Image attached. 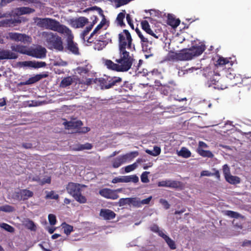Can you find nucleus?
Returning a JSON list of instances; mask_svg holds the SVG:
<instances>
[{
    "label": "nucleus",
    "instance_id": "nucleus-12",
    "mask_svg": "<svg viewBox=\"0 0 251 251\" xmlns=\"http://www.w3.org/2000/svg\"><path fill=\"white\" fill-rule=\"evenodd\" d=\"M47 50L41 46L28 49L27 55L37 58H43L46 57Z\"/></svg>",
    "mask_w": 251,
    "mask_h": 251
},
{
    "label": "nucleus",
    "instance_id": "nucleus-20",
    "mask_svg": "<svg viewBox=\"0 0 251 251\" xmlns=\"http://www.w3.org/2000/svg\"><path fill=\"white\" fill-rule=\"evenodd\" d=\"M100 215L106 220L113 219L116 217V214L113 211L108 209H101Z\"/></svg>",
    "mask_w": 251,
    "mask_h": 251
},
{
    "label": "nucleus",
    "instance_id": "nucleus-48",
    "mask_svg": "<svg viewBox=\"0 0 251 251\" xmlns=\"http://www.w3.org/2000/svg\"><path fill=\"white\" fill-rule=\"evenodd\" d=\"M223 172L225 178L230 175V170L229 166L227 164H225L223 166Z\"/></svg>",
    "mask_w": 251,
    "mask_h": 251
},
{
    "label": "nucleus",
    "instance_id": "nucleus-28",
    "mask_svg": "<svg viewBox=\"0 0 251 251\" xmlns=\"http://www.w3.org/2000/svg\"><path fill=\"white\" fill-rule=\"evenodd\" d=\"M107 44V41L106 40L100 41L97 39L96 42L94 43V48L95 50H101L104 49Z\"/></svg>",
    "mask_w": 251,
    "mask_h": 251
},
{
    "label": "nucleus",
    "instance_id": "nucleus-39",
    "mask_svg": "<svg viewBox=\"0 0 251 251\" xmlns=\"http://www.w3.org/2000/svg\"><path fill=\"white\" fill-rule=\"evenodd\" d=\"M130 198H121L118 202L119 206L128 205L130 206Z\"/></svg>",
    "mask_w": 251,
    "mask_h": 251
},
{
    "label": "nucleus",
    "instance_id": "nucleus-50",
    "mask_svg": "<svg viewBox=\"0 0 251 251\" xmlns=\"http://www.w3.org/2000/svg\"><path fill=\"white\" fill-rule=\"evenodd\" d=\"M48 219L50 225L53 226L56 224V216L54 214H50L48 215Z\"/></svg>",
    "mask_w": 251,
    "mask_h": 251
},
{
    "label": "nucleus",
    "instance_id": "nucleus-30",
    "mask_svg": "<svg viewBox=\"0 0 251 251\" xmlns=\"http://www.w3.org/2000/svg\"><path fill=\"white\" fill-rule=\"evenodd\" d=\"M226 180L231 184H237L240 182V178L238 176H233L231 174L225 178Z\"/></svg>",
    "mask_w": 251,
    "mask_h": 251
},
{
    "label": "nucleus",
    "instance_id": "nucleus-27",
    "mask_svg": "<svg viewBox=\"0 0 251 251\" xmlns=\"http://www.w3.org/2000/svg\"><path fill=\"white\" fill-rule=\"evenodd\" d=\"M126 10H124L120 13H119L116 18V22L117 24L121 27H125L126 26L124 22V19L125 18Z\"/></svg>",
    "mask_w": 251,
    "mask_h": 251
},
{
    "label": "nucleus",
    "instance_id": "nucleus-29",
    "mask_svg": "<svg viewBox=\"0 0 251 251\" xmlns=\"http://www.w3.org/2000/svg\"><path fill=\"white\" fill-rule=\"evenodd\" d=\"M197 151L199 154L204 157L212 158L214 156V155L211 151H210L204 150L201 148H198Z\"/></svg>",
    "mask_w": 251,
    "mask_h": 251
},
{
    "label": "nucleus",
    "instance_id": "nucleus-45",
    "mask_svg": "<svg viewBox=\"0 0 251 251\" xmlns=\"http://www.w3.org/2000/svg\"><path fill=\"white\" fill-rule=\"evenodd\" d=\"M150 174L149 172H144L141 176V181L143 183H148L150 181L148 175Z\"/></svg>",
    "mask_w": 251,
    "mask_h": 251
},
{
    "label": "nucleus",
    "instance_id": "nucleus-25",
    "mask_svg": "<svg viewBox=\"0 0 251 251\" xmlns=\"http://www.w3.org/2000/svg\"><path fill=\"white\" fill-rule=\"evenodd\" d=\"M180 22V21L179 19H176L172 15L168 14L167 22L168 25L173 28H176L179 25Z\"/></svg>",
    "mask_w": 251,
    "mask_h": 251
},
{
    "label": "nucleus",
    "instance_id": "nucleus-62",
    "mask_svg": "<svg viewBox=\"0 0 251 251\" xmlns=\"http://www.w3.org/2000/svg\"><path fill=\"white\" fill-rule=\"evenodd\" d=\"M251 245V240H245L242 243V246L247 247Z\"/></svg>",
    "mask_w": 251,
    "mask_h": 251
},
{
    "label": "nucleus",
    "instance_id": "nucleus-9",
    "mask_svg": "<svg viewBox=\"0 0 251 251\" xmlns=\"http://www.w3.org/2000/svg\"><path fill=\"white\" fill-rule=\"evenodd\" d=\"M64 33L66 34L68 36L67 38V46L66 49L69 51L71 52L72 53L78 55L79 54V49L77 46V44L74 42L73 41L74 36L72 34V31L70 30V32H64Z\"/></svg>",
    "mask_w": 251,
    "mask_h": 251
},
{
    "label": "nucleus",
    "instance_id": "nucleus-38",
    "mask_svg": "<svg viewBox=\"0 0 251 251\" xmlns=\"http://www.w3.org/2000/svg\"><path fill=\"white\" fill-rule=\"evenodd\" d=\"M182 187V183L176 180H170L169 188L177 189Z\"/></svg>",
    "mask_w": 251,
    "mask_h": 251
},
{
    "label": "nucleus",
    "instance_id": "nucleus-33",
    "mask_svg": "<svg viewBox=\"0 0 251 251\" xmlns=\"http://www.w3.org/2000/svg\"><path fill=\"white\" fill-rule=\"evenodd\" d=\"M178 155L183 158H187L191 156V152L186 148L182 147L178 152Z\"/></svg>",
    "mask_w": 251,
    "mask_h": 251
},
{
    "label": "nucleus",
    "instance_id": "nucleus-63",
    "mask_svg": "<svg viewBox=\"0 0 251 251\" xmlns=\"http://www.w3.org/2000/svg\"><path fill=\"white\" fill-rule=\"evenodd\" d=\"M51 182V178L50 177H48L47 178L44 179L41 183H40L41 185H44L46 183L50 184Z\"/></svg>",
    "mask_w": 251,
    "mask_h": 251
},
{
    "label": "nucleus",
    "instance_id": "nucleus-8",
    "mask_svg": "<svg viewBox=\"0 0 251 251\" xmlns=\"http://www.w3.org/2000/svg\"><path fill=\"white\" fill-rule=\"evenodd\" d=\"M33 192L27 189H19L14 192L12 198L18 201H25L33 196Z\"/></svg>",
    "mask_w": 251,
    "mask_h": 251
},
{
    "label": "nucleus",
    "instance_id": "nucleus-56",
    "mask_svg": "<svg viewBox=\"0 0 251 251\" xmlns=\"http://www.w3.org/2000/svg\"><path fill=\"white\" fill-rule=\"evenodd\" d=\"M153 156H156L160 154L161 152V149L160 147L158 146H154L153 147Z\"/></svg>",
    "mask_w": 251,
    "mask_h": 251
},
{
    "label": "nucleus",
    "instance_id": "nucleus-36",
    "mask_svg": "<svg viewBox=\"0 0 251 251\" xmlns=\"http://www.w3.org/2000/svg\"><path fill=\"white\" fill-rule=\"evenodd\" d=\"M73 83V79L70 77H66L63 78L61 82V86L63 87H66L70 86Z\"/></svg>",
    "mask_w": 251,
    "mask_h": 251
},
{
    "label": "nucleus",
    "instance_id": "nucleus-53",
    "mask_svg": "<svg viewBox=\"0 0 251 251\" xmlns=\"http://www.w3.org/2000/svg\"><path fill=\"white\" fill-rule=\"evenodd\" d=\"M170 180H162L158 182L157 185L159 187H169Z\"/></svg>",
    "mask_w": 251,
    "mask_h": 251
},
{
    "label": "nucleus",
    "instance_id": "nucleus-10",
    "mask_svg": "<svg viewBox=\"0 0 251 251\" xmlns=\"http://www.w3.org/2000/svg\"><path fill=\"white\" fill-rule=\"evenodd\" d=\"M142 28L146 31V32L149 35L154 37L156 39H162V36L164 34L162 30H155L154 31H153L151 28L149 22L146 21H142L141 23Z\"/></svg>",
    "mask_w": 251,
    "mask_h": 251
},
{
    "label": "nucleus",
    "instance_id": "nucleus-14",
    "mask_svg": "<svg viewBox=\"0 0 251 251\" xmlns=\"http://www.w3.org/2000/svg\"><path fill=\"white\" fill-rule=\"evenodd\" d=\"M9 38L11 40L15 41H21L24 43L30 42V38L22 33L16 32H10L8 34Z\"/></svg>",
    "mask_w": 251,
    "mask_h": 251
},
{
    "label": "nucleus",
    "instance_id": "nucleus-23",
    "mask_svg": "<svg viewBox=\"0 0 251 251\" xmlns=\"http://www.w3.org/2000/svg\"><path fill=\"white\" fill-rule=\"evenodd\" d=\"M48 76V74H37L35 75L34 76H32L31 77H30L28 80H27L25 82V84L28 85V84H32L34 83H36V82L39 81L42 78H46Z\"/></svg>",
    "mask_w": 251,
    "mask_h": 251
},
{
    "label": "nucleus",
    "instance_id": "nucleus-60",
    "mask_svg": "<svg viewBox=\"0 0 251 251\" xmlns=\"http://www.w3.org/2000/svg\"><path fill=\"white\" fill-rule=\"evenodd\" d=\"M213 170L214 171V173H212L213 176H215L218 180H220L221 176L219 171L215 168H214Z\"/></svg>",
    "mask_w": 251,
    "mask_h": 251
},
{
    "label": "nucleus",
    "instance_id": "nucleus-5",
    "mask_svg": "<svg viewBox=\"0 0 251 251\" xmlns=\"http://www.w3.org/2000/svg\"><path fill=\"white\" fill-rule=\"evenodd\" d=\"M42 36L47 43L49 48L54 49L59 51L63 50V42L61 38L51 32L44 31Z\"/></svg>",
    "mask_w": 251,
    "mask_h": 251
},
{
    "label": "nucleus",
    "instance_id": "nucleus-43",
    "mask_svg": "<svg viewBox=\"0 0 251 251\" xmlns=\"http://www.w3.org/2000/svg\"><path fill=\"white\" fill-rule=\"evenodd\" d=\"M0 226L9 232L12 233L14 231V228L7 224L2 223L0 224Z\"/></svg>",
    "mask_w": 251,
    "mask_h": 251
},
{
    "label": "nucleus",
    "instance_id": "nucleus-16",
    "mask_svg": "<svg viewBox=\"0 0 251 251\" xmlns=\"http://www.w3.org/2000/svg\"><path fill=\"white\" fill-rule=\"evenodd\" d=\"M113 190L110 188H104L99 191V194L103 198L107 199L116 200V195Z\"/></svg>",
    "mask_w": 251,
    "mask_h": 251
},
{
    "label": "nucleus",
    "instance_id": "nucleus-40",
    "mask_svg": "<svg viewBox=\"0 0 251 251\" xmlns=\"http://www.w3.org/2000/svg\"><path fill=\"white\" fill-rule=\"evenodd\" d=\"M14 210V207L10 205L5 204L4 205L0 206V212L3 211L5 212H12Z\"/></svg>",
    "mask_w": 251,
    "mask_h": 251
},
{
    "label": "nucleus",
    "instance_id": "nucleus-46",
    "mask_svg": "<svg viewBox=\"0 0 251 251\" xmlns=\"http://www.w3.org/2000/svg\"><path fill=\"white\" fill-rule=\"evenodd\" d=\"M33 11V10L29 7H22L19 8V11L21 14L30 13Z\"/></svg>",
    "mask_w": 251,
    "mask_h": 251
},
{
    "label": "nucleus",
    "instance_id": "nucleus-21",
    "mask_svg": "<svg viewBox=\"0 0 251 251\" xmlns=\"http://www.w3.org/2000/svg\"><path fill=\"white\" fill-rule=\"evenodd\" d=\"M230 58H224L222 56H219L216 61V66L218 67L227 65L228 68L229 69L230 67L233 64L232 62L230 60Z\"/></svg>",
    "mask_w": 251,
    "mask_h": 251
},
{
    "label": "nucleus",
    "instance_id": "nucleus-4",
    "mask_svg": "<svg viewBox=\"0 0 251 251\" xmlns=\"http://www.w3.org/2000/svg\"><path fill=\"white\" fill-rule=\"evenodd\" d=\"M205 50L204 45L193 46L190 48H186L176 53V58L180 61L191 60L194 57L198 56L201 54Z\"/></svg>",
    "mask_w": 251,
    "mask_h": 251
},
{
    "label": "nucleus",
    "instance_id": "nucleus-11",
    "mask_svg": "<svg viewBox=\"0 0 251 251\" xmlns=\"http://www.w3.org/2000/svg\"><path fill=\"white\" fill-rule=\"evenodd\" d=\"M122 81V78L120 77H114L112 78H110L109 80L105 79L103 78H100L99 79V82L101 86V89H107L111 88L117 83L121 82Z\"/></svg>",
    "mask_w": 251,
    "mask_h": 251
},
{
    "label": "nucleus",
    "instance_id": "nucleus-34",
    "mask_svg": "<svg viewBox=\"0 0 251 251\" xmlns=\"http://www.w3.org/2000/svg\"><path fill=\"white\" fill-rule=\"evenodd\" d=\"M62 226L64 229V232L67 235H70L71 232L73 231V226L66 223H63Z\"/></svg>",
    "mask_w": 251,
    "mask_h": 251
},
{
    "label": "nucleus",
    "instance_id": "nucleus-55",
    "mask_svg": "<svg viewBox=\"0 0 251 251\" xmlns=\"http://www.w3.org/2000/svg\"><path fill=\"white\" fill-rule=\"evenodd\" d=\"M26 226L31 230H35L36 226L32 221L29 220L26 224Z\"/></svg>",
    "mask_w": 251,
    "mask_h": 251
},
{
    "label": "nucleus",
    "instance_id": "nucleus-6",
    "mask_svg": "<svg viewBox=\"0 0 251 251\" xmlns=\"http://www.w3.org/2000/svg\"><path fill=\"white\" fill-rule=\"evenodd\" d=\"M138 155V151H132L122 155H120L114 158L112 161V167L114 168H117L123 164L130 162Z\"/></svg>",
    "mask_w": 251,
    "mask_h": 251
},
{
    "label": "nucleus",
    "instance_id": "nucleus-59",
    "mask_svg": "<svg viewBox=\"0 0 251 251\" xmlns=\"http://www.w3.org/2000/svg\"><path fill=\"white\" fill-rule=\"evenodd\" d=\"M150 228L151 231L155 233H157V232H158L159 230L158 226L155 224L151 226Z\"/></svg>",
    "mask_w": 251,
    "mask_h": 251
},
{
    "label": "nucleus",
    "instance_id": "nucleus-19",
    "mask_svg": "<svg viewBox=\"0 0 251 251\" xmlns=\"http://www.w3.org/2000/svg\"><path fill=\"white\" fill-rule=\"evenodd\" d=\"M21 22V20L19 18L14 19H4L0 21V27H8L15 25L16 24H19Z\"/></svg>",
    "mask_w": 251,
    "mask_h": 251
},
{
    "label": "nucleus",
    "instance_id": "nucleus-49",
    "mask_svg": "<svg viewBox=\"0 0 251 251\" xmlns=\"http://www.w3.org/2000/svg\"><path fill=\"white\" fill-rule=\"evenodd\" d=\"M226 215L230 217L231 218H238L240 217V214L237 212L231 211V210H227L226 211Z\"/></svg>",
    "mask_w": 251,
    "mask_h": 251
},
{
    "label": "nucleus",
    "instance_id": "nucleus-17",
    "mask_svg": "<svg viewBox=\"0 0 251 251\" xmlns=\"http://www.w3.org/2000/svg\"><path fill=\"white\" fill-rule=\"evenodd\" d=\"M88 23V19L84 17H80L78 18L71 20V25L74 28L83 27Z\"/></svg>",
    "mask_w": 251,
    "mask_h": 251
},
{
    "label": "nucleus",
    "instance_id": "nucleus-51",
    "mask_svg": "<svg viewBox=\"0 0 251 251\" xmlns=\"http://www.w3.org/2000/svg\"><path fill=\"white\" fill-rule=\"evenodd\" d=\"M137 167V165L136 163H134L131 165H128L125 167V170L126 173L130 172L135 170Z\"/></svg>",
    "mask_w": 251,
    "mask_h": 251
},
{
    "label": "nucleus",
    "instance_id": "nucleus-37",
    "mask_svg": "<svg viewBox=\"0 0 251 251\" xmlns=\"http://www.w3.org/2000/svg\"><path fill=\"white\" fill-rule=\"evenodd\" d=\"M93 27V25H90L89 26L86 27L85 29L84 30L83 32L81 34V37L84 40H85L86 39H88L89 37H87V35L89 32L91 30L92 27Z\"/></svg>",
    "mask_w": 251,
    "mask_h": 251
},
{
    "label": "nucleus",
    "instance_id": "nucleus-64",
    "mask_svg": "<svg viewBox=\"0 0 251 251\" xmlns=\"http://www.w3.org/2000/svg\"><path fill=\"white\" fill-rule=\"evenodd\" d=\"M198 148H207V145L202 141H200L199 143V146Z\"/></svg>",
    "mask_w": 251,
    "mask_h": 251
},
{
    "label": "nucleus",
    "instance_id": "nucleus-47",
    "mask_svg": "<svg viewBox=\"0 0 251 251\" xmlns=\"http://www.w3.org/2000/svg\"><path fill=\"white\" fill-rule=\"evenodd\" d=\"M136 32L138 35L139 37L140 38L141 41L143 43H149V41L148 38L145 37L143 36V35L141 33V31L138 28H136Z\"/></svg>",
    "mask_w": 251,
    "mask_h": 251
},
{
    "label": "nucleus",
    "instance_id": "nucleus-31",
    "mask_svg": "<svg viewBox=\"0 0 251 251\" xmlns=\"http://www.w3.org/2000/svg\"><path fill=\"white\" fill-rule=\"evenodd\" d=\"M123 176V182L127 183L132 182L134 183H137L139 181L138 177L135 175Z\"/></svg>",
    "mask_w": 251,
    "mask_h": 251
},
{
    "label": "nucleus",
    "instance_id": "nucleus-42",
    "mask_svg": "<svg viewBox=\"0 0 251 251\" xmlns=\"http://www.w3.org/2000/svg\"><path fill=\"white\" fill-rule=\"evenodd\" d=\"M46 199H54L57 200L59 198V196L58 194H55L53 191H51L47 194L45 197Z\"/></svg>",
    "mask_w": 251,
    "mask_h": 251
},
{
    "label": "nucleus",
    "instance_id": "nucleus-57",
    "mask_svg": "<svg viewBox=\"0 0 251 251\" xmlns=\"http://www.w3.org/2000/svg\"><path fill=\"white\" fill-rule=\"evenodd\" d=\"M160 203L162 204L166 209H168L170 208V205L168 202L164 199H160Z\"/></svg>",
    "mask_w": 251,
    "mask_h": 251
},
{
    "label": "nucleus",
    "instance_id": "nucleus-15",
    "mask_svg": "<svg viewBox=\"0 0 251 251\" xmlns=\"http://www.w3.org/2000/svg\"><path fill=\"white\" fill-rule=\"evenodd\" d=\"M151 199V196L142 201H140L139 198L137 197L130 198V206H132L134 207H140L142 205L149 204Z\"/></svg>",
    "mask_w": 251,
    "mask_h": 251
},
{
    "label": "nucleus",
    "instance_id": "nucleus-32",
    "mask_svg": "<svg viewBox=\"0 0 251 251\" xmlns=\"http://www.w3.org/2000/svg\"><path fill=\"white\" fill-rule=\"evenodd\" d=\"M226 77L231 80L232 78L235 80L234 82H232V85H237L238 83H241V81H242L241 77L239 75H234V74H232L230 72L226 74Z\"/></svg>",
    "mask_w": 251,
    "mask_h": 251
},
{
    "label": "nucleus",
    "instance_id": "nucleus-61",
    "mask_svg": "<svg viewBox=\"0 0 251 251\" xmlns=\"http://www.w3.org/2000/svg\"><path fill=\"white\" fill-rule=\"evenodd\" d=\"M201 176H213V174H212V173H211L208 171L204 170V171H202L201 173Z\"/></svg>",
    "mask_w": 251,
    "mask_h": 251
},
{
    "label": "nucleus",
    "instance_id": "nucleus-3",
    "mask_svg": "<svg viewBox=\"0 0 251 251\" xmlns=\"http://www.w3.org/2000/svg\"><path fill=\"white\" fill-rule=\"evenodd\" d=\"M36 22L37 25L41 28L50 29L60 33L70 32V29L68 27L64 25H61L58 21L55 19L49 18H38Z\"/></svg>",
    "mask_w": 251,
    "mask_h": 251
},
{
    "label": "nucleus",
    "instance_id": "nucleus-58",
    "mask_svg": "<svg viewBox=\"0 0 251 251\" xmlns=\"http://www.w3.org/2000/svg\"><path fill=\"white\" fill-rule=\"evenodd\" d=\"M112 183H117L118 182H123V176L115 177L112 180Z\"/></svg>",
    "mask_w": 251,
    "mask_h": 251
},
{
    "label": "nucleus",
    "instance_id": "nucleus-2",
    "mask_svg": "<svg viewBox=\"0 0 251 251\" xmlns=\"http://www.w3.org/2000/svg\"><path fill=\"white\" fill-rule=\"evenodd\" d=\"M203 75L207 79L208 87H212L218 90H224L227 88L226 84L217 71L207 67L203 70Z\"/></svg>",
    "mask_w": 251,
    "mask_h": 251
},
{
    "label": "nucleus",
    "instance_id": "nucleus-35",
    "mask_svg": "<svg viewBox=\"0 0 251 251\" xmlns=\"http://www.w3.org/2000/svg\"><path fill=\"white\" fill-rule=\"evenodd\" d=\"M75 200L80 203H85L87 202V198L81 194V192L73 197Z\"/></svg>",
    "mask_w": 251,
    "mask_h": 251
},
{
    "label": "nucleus",
    "instance_id": "nucleus-52",
    "mask_svg": "<svg viewBox=\"0 0 251 251\" xmlns=\"http://www.w3.org/2000/svg\"><path fill=\"white\" fill-rule=\"evenodd\" d=\"M109 35H110L109 33L108 32H106L104 34L100 36L98 39L99 40H100V41L106 40L107 41V44H108L109 42V41L110 40L109 37Z\"/></svg>",
    "mask_w": 251,
    "mask_h": 251
},
{
    "label": "nucleus",
    "instance_id": "nucleus-26",
    "mask_svg": "<svg viewBox=\"0 0 251 251\" xmlns=\"http://www.w3.org/2000/svg\"><path fill=\"white\" fill-rule=\"evenodd\" d=\"M93 10H97L99 14L102 17V19L101 20L100 23L104 25L106 23V20L105 19V16L103 14L102 10L100 7H98L96 6H95L86 9L84 11L86 12Z\"/></svg>",
    "mask_w": 251,
    "mask_h": 251
},
{
    "label": "nucleus",
    "instance_id": "nucleus-41",
    "mask_svg": "<svg viewBox=\"0 0 251 251\" xmlns=\"http://www.w3.org/2000/svg\"><path fill=\"white\" fill-rule=\"evenodd\" d=\"M165 241L172 250L176 249V245L174 241L171 239L169 236L165 239Z\"/></svg>",
    "mask_w": 251,
    "mask_h": 251
},
{
    "label": "nucleus",
    "instance_id": "nucleus-13",
    "mask_svg": "<svg viewBox=\"0 0 251 251\" xmlns=\"http://www.w3.org/2000/svg\"><path fill=\"white\" fill-rule=\"evenodd\" d=\"M82 187H85V185L71 182L67 185L66 190L70 195L74 197L82 191Z\"/></svg>",
    "mask_w": 251,
    "mask_h": 251
},
{
    "label": "nucleus",
    "instance_id": "nucleus-22",
    "mask_svg": "<svg viewBox=\"0 0 251 251\" xmlns=\"http://www.w3.org/2000/svg\"><path fill=\"white\" fill-rule=\"evenodd\" d=\"M23 64L25 66H27L34 68H43L46 67L47 65V64L45 62L32 61H25L23 62Z\"/></svg>",
    "mask_w": 251,
    "mask_h": 251
},
{
    "label": "nucleus",
    "instance_id": "nucleus-18",
    "mask_svg": "<svg viewBox=\"0 0 251 251\" xmlns=\"http://www.w3.org/2000/svg\"><path fill=\"white\" fill-rule=\"evenodd\" d=\"M18 57L16 53L12 52L8 50H0V60L14 59Z\"/></svg>",
    "mask_w": 251,
    "mask_h": 251
},
{
    "label": "nucleus",
    "instance_id": "nucleus-24",
    "mask_svg": "<svg viewBox=\"0 0 251 251\" xmlns=\"http://www.w3.org/2000/svg\"><path fill=\"white\" fill-rule=\"evenodd\" d=\"M12 51L27 55L28 49L25 46L20 45H12L11 46Z\"/></svg>",
    "mask_w": 251,
    "mask_h": 251
},
{
    "label": "nucleus",
    "instance_id": "nucleus-44",
    "mask_svg": "<svg viewBox=\"0 0 251 251\" xmlns=\"http://www.w3.org/2000/svg\"><path fill=\"white\" fill-rule=\"evenodd\" d=\"M98 25L96 26V27L95 28V29L93 30V31L91 33L90 36L89 37L88 40H87V42L89 43H92L93 42V40L91 41V39L93 38V36H94L96 34L98 33V32L99 30L101 29Z\"/></svg>",
    "mask_w": 251,
    "mask_h": 251
},
{
    "label": "nucleus",
    "instance_id": "nucleus-7",
    "mask_svg": "<svg viewBox=\"0 0 251 251\" xmlns=\"http://www.w3.org/2000/svg\"><path fill=\"white\" fill-rule=\"evenodd\" d=\"M65 128L67 129H76L75 132L85 133L90 131V129L87 127H81L82 122L78 120L76 121H66L63 123Z\"/></svg>",
    "mask_w": 251,
    "mask_h": 251
},
{
    "label": "nucleus",
    "instance_id": "nucleus-1",
    "mask_svg": "<svg viewBox=\"0 0 251 251\" xmlns=\"http://www.w3.org/2000/svg\"><path fill=\"white\" fill-rule=\"evenodd\" d=\"M119 54L114 55L112 59L114 62L109 59L104 61V65L109 70L118 72H125L128 71L132 65L134 61L132 55H130L126 49H134V45L132 44V38L130 32L127 29L123 30L118 35Z\"/></svg>",
    "mask_w": 251,
    "mask_h": 251
},
{
    "label": "nucleus",
    "instance_id": "nucleus-54",
    "mask_svg": "<svg viewBox=\"0 0 251 251\" xmlns=\"http://www.w3.org/2000/svg\"><path fill=\"white\" fill-rule=\"evenodd\" d=\"M92 148V146L90 143H86L84 145H80L78 149V150H83L85 149L90 150Z\"/></svg>",
    "mask_w": 251,
    "mask_h": 251
}]
</instances>
